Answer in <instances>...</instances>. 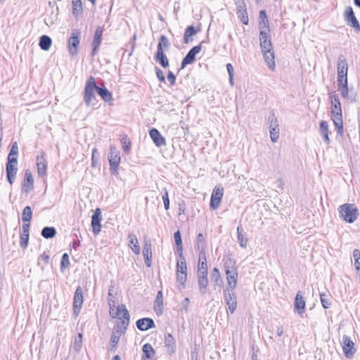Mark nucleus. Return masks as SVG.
Wrapping results in <instances>:
<instances>
[{
  "label": "nucleus",
  "instance_id": "f257e3e1",
  "mask_svg": "<svg viewBox=\"0 0 360 360\" xmlns=\"http://www.w3.org/2000/svg\"><path fill=\"white\" fill-rule=\"evenodd\" d=\"M110 316L112 318L120 316L119 318L121 319V321L117 323L115 326V331L114 333L120 335L125 333L129 326L130 319V315L126 308V306L124 304L118 305L115 314H112L110 311Z\"/></svg>",
  "mask_w": 360,
  "mask_h": 360
},
{
  "label": "nucleus",
  "instance_id": "f03ea898",
  "mask_svg": "<svg viewBox=\"0 0 360 360\" xmlns=\"http://www.w3.org/2000/svg\"><path fill=\"white\" fill-rule=\"evenodd\" d=\"M97 85L94 77L91 76L87 79L84 92V101L87 107L95 106L96 103V91Z\"/></svg>",
  "mask_w": 360,
  "mask_h": 360
},
{
  "label": "nucleus",
  "instance_id": "7ed1b4c3",
  "mask_svg": "<svg viewBox=\"0 0 360 360\" xmlns=\"http://www.w3.org/2000/svg\"><path fill=\"white\" fill-rule=\"evenodd\" d=\"M340 217L348 223H353L358 216V210L353 204L345 203L338 208Z\"/></svg>",
  "mask_w": 360,
  "mask_h": 360
},
{
  "label": "nucleus",
  "instance_id": "20e7f679",
  "mask_svg": "<svg viewBox=\"0 0 360 360\" xmlns=\"http://www.w3.org/2000/svg\"><path fill=\"white\" fill-rule=\"evenodd\" d=\"M187 280V265L186 259H178L176 262V281L179 283V289L185 288Z\"/></svg>",
  "mask_w": 360,
  "mask_h": 360
},
{
  "label": "nucleus",
  "instance_id": "39448f33",
  "mask_svg": "<svg viewBox=\"0 0 360 360\" xmlns=\"http://www.w3.org/2000/svg\"><path fill=\"white\" fill-rule=\"evenodd\" d=\"M110 170L112 175L118 174V167L120 162V152L114 146H110L109 153Z\"/></svg>",
  "mask_w": 360,
  "mask_h": 360
},
{
  "label": "nucleus",
  "instance_id": "423d86ee",
  "mask_svg": "<svg viewBox=\"0 0 360 360\" xmlns=\"http://www.w3.org/2000/svg\"><path fill=\"white\" fill-rule=\"evenodd\" d=\"M344 20L347 25L354 29L356 32H360V25L356 18L351 6H347L344 11Z\"/></svg>",
  "mask_w": 360,
  "mask_h": 360
},
{
  "label": "nucleus",
  "instance_id": "0eeeda50",
  "mask_svg": "<svg viewBox=\"0 0 360 360\" xmlns=\"http://www.w3.org/2000/svg\"><path fill=\"white\" fill-rule=\"evenodd\" d=\"M338 82L347 80L348 64L343 56L338 57Z\"/></svg>",
  "mask_w": 360,
  "mask_h": 360
},
{
  "label": "nucleus",
  "instance_id": "6e6552de",
  "mask_svg": "<svg viewBox=\"0 0 360 360\" xmlns=\"http://www.w3.org/2000/svg\"><path fill=\"white\" fill-rule=\"evenodd\" d=\"M224 298L226 304L228 305L229 311L233 314L237 307L236 294L231 289L224 290Z\"/></svg>",
  "mask_w": 360,
  "mask_h": 360
},
{
  "label": "nucleus",
  "instance_id": "1a4fd4ad",
  "mask_svg": "<svg viewBox=\"0 0 360 360\" xmlns=\"http://www.w3.org/2000/svg\"><path fill=\"white\" fill-rule=\"evenodd\" d=\"M83 302V290L81 286H78L73 297V313L75 316H77L79 314Z\"/></svg>",
  "mask_w": 360,
  "mask_h": 360
},
{
  "label": "nucleus",
  "instance_id": "9d476101",
  "mask_svg": "<svg viewBox=\"0 0 360 360\" xmlns=\"http://www.w3.org/2000/svg\"><path fill=\"white\" fill-rule=\"evenodd\" d=\"M342 350L347 359L352 358L356 352L354 342L347 335L342 336Z\"/></svg>",
  "mask_w": 360,
  "mask_h": 360
},
{
  "label": "nucleus",
  "instance_id": "9b49d317",
  "mask_svg": "<svg viewBox=\"0 0 360 360\" xmlns=\"http://www.w3.org/2000/svg\"><path fill=\"white\" fill-rule=\"evenodd\" d=\"M202 50L201 44L193 46L183 58L181 62V69L186 65L192 64L195 60L196 54L199 53Z\"/></svg>",
  "mask_w": 360,
  "mask_h": 360
},
{
  "label": "nucleus",
  "instance_id": "f8f14e48",
  "mask_svg": "<svg viewBox=\"0 0 360 360\" xmlns=\"http://www.w3.org/2000/svg\"><path fill=\"white\" fill-rule=\"evenodd\" d=\"M223 194V188H219L217 186L214 187L211 195V200L210 203V206L212 210H217L219 207Z\"/></svg>",
  "mask_w": 360,
  "mask_h": 360
},
{
  "label": "nucleus",
  "instance_id": "ddd939ff",
  "mask_svg": "<svg viewBox=\"0 0 360 360\" xmlns=\"http://www.w3.org/2000/svg\"><path fill=\"white\" fill-rule=\"evenodd\" d=\"M80 41V32L78 30H74L68 40V46L70 53L72 56L77 53V48Z\"/></svg>",
  "mask_w": 360,
  "mask_h": 360
},
{
  "label": "nucleus",
  "instance_id": "4468645a",
  "mask_svg": "<svg viewBox=\"0 0 360 360\" xmlns=\"http://www.w3.org/2000/svg\"><path fill=\"white\" fill-rule=\"evenodd\" d=\"M338 91L340 92V94L342 98H347L352 103L355 102L356 100V94H349L348 89V82L342 81V82H338Z\"/></svg>",
  "mask_w": 360,
  "mask_h": 360
},
{
  "label": "nucleus",
  "instance_id": "2eb2a0df",
  "mask_svg": "<svg viewBox=\"0 0 360 360\" xmlns=\"http://www.w3.org/2000/svg\"><path fill=\"white\" fill-rule=\"evenodd\" d=\"M34 188V178L30 169L25 171V176L22 183V191L26 194L29 193Z\"/></svg>",
  "mask_w": 360,
  "mask_h": 360
},
{
  "label": "nucleus",
  "instance_id": "dca6fc26",
  "mask_svg": "<svg viewBox=\"0 0 360 360\" xmlns=\"http://www.w3.org/2000/svg\"><path fill=\"white\" fill-rule=\"evenodd\" d=\"M259 41L262 53L265 51H268L273 50L269 33H266V32L264 31L259 32Z\"/></svg>",
  "mask_w": 360,
  "mask_h": 360
},
{
  "label": "nucleus",
  "instance_id": "f3484780",
  "mask_svg": "<svg viewBox=\"0 0 360 360\" xmlns=\"http://www.w3.org/2000/svg\"><path fill=\"white\" fill-rule=\"evenodd\" d=\"M101 212L99 208H96L94 211V214L91 217V226L93 229V233L95 235L99 233L101 229Z\"/></svg>",
  "mask_w": 360,
  "mask_h": 360
},
{
  "label": "nucleus",
  "instance_id": "a211bd4d",
  "mask_svg": "<svg viewBox=\"0 0 360 360\" xmlns=\"http://www.w3.org/2000/svg\"><path fill=\"white\" fill-rule=\"evenodd\" d=\"M306 302L301 294L300 291H298L296 294L294 308L295 311L297 312L300 315H302L305 311Z\"/></svg>",
  "mask_w": 360,
  "mask_h": 360
},
{
  "label": "nucleus",
  "instance_id": "6ab92c4d",
  "mask_svg": "<svg viewBox=\"0 0 360 360\" xmlns=\"http://www.w3.org/2000/svg\"><path fill=\"white\" fill-rule=\"evenodd\" d=\"M136 326L141 331H146L155 327L153 320L150 318H142L137 320Z\"/></svg>",
  "mask_w": 360,
  "mask_h": 360
},
{
  "label": "nucleus",
  "instance_id": "aec40b11",
  "mask_svg": "<svg viewBox=\"0 0 360 360\" xmlns=\"http://www.w3.org/2000/svg\"><path fill=\"white\" fill-rule=\"evenodd\" d=\"M149 135L156 146L160 147L166 144L165 139L161 135L157 129H151L149 131Z\"/></svg>",
  "mask_w": 360,
  "mask_h": 360
},
{
  "label": "nucleus",
  "instance_id": "412c9836",
  "mask_svg": "<svg viewBox=\"0 0 360 360\" xmlns=\"http://www.w3.org/2000/svg\"><path fill=\"white\" fill-rule=\"evenodd\" d=\"M143 255L146 266L150 267L152 264V250L150 240H145L143 248Z\"/></svg>",
  "mask_w": 360,
  "mask_h": 360
},
{
  "label": "nucleus",
  "instance_id": "4be33fe9",
  "mask_svg": "<svg viewBox=\"0 0 360 360\" xmlns=\"http://www.w3.org/2000/svg\"><path fill=\"white\" fill-rule=\"evenodd\" d=\"M103 32V28L101 27H98L95 31L94 41L92 43V56H95L97 53V50L101 43Z\"/></svg>",
  "mask_w": 360,
  "mask_h": 360
},
{
  "label": "nucleus",
  "instance_id": "5701e85b",
  "mask_svg": "<svg viewBox=\"0 0 360 360\" xmlns=\"http://www.w3.org/2000/svg\"><path fill=\"white\" fill-rule=\"evenodd\" d=\"M331 105H332V110L331 113L333 116H342V109L340 102L339 101L338 96L336 94H333L331 96Z\"/></svg>",
  "mask_w": 360,
  "mask_h": 360
},
{
  "label": "nucleus",
  "instance_id": "b1692460",
  "mask_svg": "<svg viewBox=\"0 0 360 360\" xmlns=\"http://www.w3.org/2000/svg\"><path fill=\"white\" fill-rule=\"evenodd\" d=\"M6 178L11 185L14 182L17 175L18 167L17 165L10 164L6 165Z\"/></svg>",
  "mask_w": 360,
  "mask_h": 360
},
{
  "label": "nucleus",
  "instance_id": "393cba45",
  "mask_svg": "<svg viewBox=\"0 0 360 360\" xmlns=\"http://www.w3.org/2000/svg\"><path fill=\"white\" fill-rule=\"evenodd\" d=\"M165 344L167 347V352L171 355L175 352L176 342L173 336L168 333L165 338Z\"/></svg>",
  "mask_w": 360,
  "mask_h": 360
},
{
  "label": "nucleus",
  "instance_id": "a878e982",
  "mask_svg": "<svg viewBox=\"0 0 360 360\" xmlns=\"http://www.w3.org/2000/svg\"><path fill=\"white\" fill-rule=\"evenodd\" d=\"M143 360H152L154 356L155 352L153 347V346L150 343H146L143 347Z\"/></svg>",
  "mask_w": 360,
  "mask_h": 360
},
{
  "label": "nucleus",
  "instance_id": "bb28decb",
  "mask_svg": "<svg viewBox=\"0 0 360 360\" xmlns=\"http://www.w3.org/2000/svg\"><path fill=\"white\" fill-rule=\"evenodd\" d=\"M237 240L241 248H245L247 247L248 238L246 233L243 231L240 224L237 227Z\"/></svg>",
  "mask_w": 360,
  "mask_h": 360
},
{
  "label": "nucleus",
  "instance_id": "cd10ccee",
  "mask_svg": "<svg viewBox=\"0 0 360 360\" xmlns=\"http://www.w3.org/2000/svg\"><path fill=\"white\" fill-rule=\"evenodd\" d=\"M211 281L215 286L221 288L223 285V280L218 268L214 267L211 273Z\"/></svg>",
  "mask_w": 360,
  "mask_h": 360
},
{
  "label": "nucleus",
  "instance_id": "c85d7f7f",
  "mask_svg": "<svg viewBox=\"0 0 360 360\" xmlns=\"http://www.w3.org/2000/svg\"><path fill=\"white\" fill-rule=\"evenodd\" d=\"M37 166L39 176H44L46 171V162L44 153L41 156L37 157Z\"/></svg>",
  "mask_w": 360,
  "mask_h": 360
},
{
  "label": "nucleus",
  "instance_id": "c756f323",
  "mask_svg": "<svg viewBox=\"0 0 360 360\" xmlns=\"http://www.w3.org/2000/svg\"><path fill=\"white\" fill-rule=\"evenodd\" d=\"M262 53L264 56V61H265L266 64L267 65V66L271 70H274L276 64H275V60H274L275 56H274V53L273 50L268 51H265Z\"/></svg>",
  "mask_w": 360,
  "mask_h": 360
},
{
  "label": "nucleus",
  "instance_id": "7c9ffc66",
  "mask_svg": "<svg viewBox=\"0 0 360 360\" xmlns=\"http://www.w3.org/2000/svg\"><path fill=\"white\" fill-rule=\"evenodd\" d=\"M200 31V29H195L194 26L189 25L188 26L184 34V42L185 44H188L193 39L191 38L192 36H194Z\"/></svg>",
  "mask_w": 360,
  "mask_h": 360
},
{
  "label": "nucleus",
  "instance_id": "2f4dec72",
  "mask_svg": "<svg viewBox=\"0 0 360 360\" xmlns=\"http://www.w3.org/2000/svg\"><path fill=\"white\" fill-rule=\"evenodd\" d=\"M128 239L129 242V245L132 251L136 255H139L141 250L139 244V240L136 235H134V233H129L128 236Z\"/></svg>",
  "mask_w": 360,
  "mask_h": 360
},
{
  "label": "nucleus",
  "instance_id": "473e14b6",
  "mask_svg": "<svg viewBox=\"0 0 360 360\" xmlns=\"http://www.w3.org/2000/svg\"><path fill=\"white\" fill-rule=\"evenodd\" d=\"M96 92L105 102L112 100V94L105 86L102 87L97 86Z\"/></svg>",
  "mask_w": 360,
  "mask_h": 360
},
{
  "label": "nucleus",
  "instance_id": "72a5a7b5",
  "mask_svg": "<svg viewBox=\"0 0 360 360\" xmlns=\"http://www.w3.org/2000/svg\"><path fill=\"white\" fill-rule=\"evenodd\" d=\"M319 131L323 138V141L328 144L330 143L328 136V124L326 121H321L319 124Z\"/></svg>",
  "mask_w": 360,
  "mask_h": 360
},
{
  "label": "nucleus",
  "instance_id": "f704fd0d",
  "mask_svg": "<svg viewBox=\"0 0 360 360\" xmlns=\"http://www.w3.org/2000/svg\"><path fill=\"white\" fill-rule=\"evenodd\" d=\"M155 60L164 68L169 66V60L164 51H157L155 55Z\"/></svg>",
  "mask_w": 360,
  "mask_h": 360
},
{
  "label": "nucleus",
  "instance_id": "c9c22d12",
  "mask_svg": "<svg viewBox=\"0 0 360 360\" xmlns=\"http://www.w3.org/2000/svg\"><path fill=\"white\" fill-rule=\"evenodd\" d=\"M51 44L52 40L51 37L47 35H42L39 38V46L41 49L44 51H48L50 49Z\"/></svg>",
  "mask_w": 360,
  "mask_h": 360
},
{
  "label": "nucleus",
  "instance_id": "e433bc0d",
  "mask_svg": "<svg viewBox=\"0 0 360 360\" xmlns=\"http://www.w3.org/2000/svg\"><path fill=\"white\" fill-rule=\"evenodd\" d=\"M319 295L322 307L324 309H329L332 303L331 295L326 292H320Z\"/></svg>",
  "mask_w": 360,
  "mask_h": 360
},
{
  "label": "nucleus",
  "instance_id": "4c0bfd02",
  "mask_svg": "<svg viewBox=\"0 0 360 360\" xmlns=\"http://www.w3.org/2000/svg\"><path fill=\"white\" fill-rule=\"evenodd\" d=\"M56 230L53 226H45L42 229L41 234L46 239L53 238L56 235Z\"/></svg>",
  "mask_w": 360,
  "mask_h": 360
},
{
  "label": "nucleus",
  "instance_id": "58836bf2",
  "mask_svg": "<svg viewBox=\"0 0 360 360\" xmlns=\"http://www.w3.org/2000/svg\"><path fill=\"white\" fill-rule=\"evenodd\" d=\"M195 248L197 250H202L206 249V243L202 233H198L196 237Z\"/></svg>",
  "mask_w": 360,
  "mask_h": 360
},
{
  "label": "nucleus",
  "instance_id": "ea45409f",
  "mask_svg": "<svg viewBox=\"0 0 360 360\" xmlns=\"http://www.w3.org/2000/svg\"><path fill=\"white\" fill-rule=\"evenodd\" d=\"M169 47V41L167 37L165 35H161L159 39V42L158 44V50L157 51H163V48L165 49H168Z\"/></svg>",
  "mask_w": 360,
  "mask_h": 360
},
{
  "label": "nucleus",
  "instance_id": "a19ab883",
  "mask_svg": "<svg viewBox=\"0 0 360 360\" xmlns=\"http://www.w3.org/2000/svg\"><path fill=\"white\" fill-rule=\"evenodd\" d=\"M198 283L199 286V292L202 295H204L207 292V288L208 285L207 278H198Z\"/></svg>",
  "mask_w": 360,
  "mask_h": 360
},
{
  "label": "nucleus",
  "instance_id": "79ce46f5",
  "mask_svg": "<svg viewBox=\"0 0 360 360\" xmlns=\"http://www.w3.org/2000/svg\"><path fill=\"white\" fill-rule=\"evenodd\" d=\"M32 211L30 206H26L22 213V220L23 222H30L32 219Z\"/></svg>",
  "mask_w": 360,
  "mask_h": 360
},
{
  "label": "nucleus",
  "instance_id": "37998d69",
  "mask_svg": "<svg viewBox=\"0 0 360 360\" xmlns=\"http://www.w3.org/2000/svg\"><path fill=\"white\" fill-rule=\"evenodd\" d=\"M72 13L74 15H78L82 12V3L81 0H72Z\"/></svg>",
  "mask_w": 360,
  "mask_h": 360
},
{
  "label": "nucleus",
  "instance_id": "c03bdc74",
  "mask_svg": "<svg viewBox=\"0 0 360 360\" xmlns=\"http://www.w3.org/2000/svg\"><path fill=\"white\" fill-rule=\"evenodd\" d=\"M237 278L238 276H229V278H226L228 286L226 289H231L232 290H235L237 286Z\"/></svg>",
  "mask_w": 360,
  "mask_h": 360
},
{
  "label": "nucleus",
  "instance_id": "a18cd8bd",
  "mask_svg": "<svg viewBox=\"0 0 360 360\" xmlns=\"http://www.w3.org/2000/svg\"><path fill=\"white\" fill-rule=\"evenodd\" d=\"M269 128H278L277 118L274 112H271L268 117Z\"/></svg>",
  "mask_w": 360,
  "mask_h": 360
},
{
  "label": "nucleus",
  "instance_id": "49530a36",
  "mask_svg": "<svg viewBox=\"0 0 360 360\" xmlns=\"http://www.w3.org/2000/svg\"><path fill=\"white\" fill-rule=\"evenodd\" d=\"M259 32L264 31V32H266V33H269L270 28H269V20L263 19V20H259Z\"/></svg>",
  "mask_w": 360,
  "mask_h": 360
},
{
  "label": "nucleus",
  "instance_id": "de8ad7c7",
  "mask_svg": "<svg viewBox=\"0 0 360 360\" xmlns=\"http://www.w3.org/2000/svg\"><path fill=\"white\" fill-rule=\"evenodd\" d=\"M335 119L333 120L334 125L338 129V133L342 134L343 130L342 127V116H334Z\"/></svg>",
  "mask_w": 360,
  "mask_h": 360
},
{
  "label": "nucleus",
  "instance_id": "09e8293b",
  "mask_svg": "<svg viewBox=\"0 0 360 360\" xmlns=\"http://www.w3.org/2000/svg\"><path fill=\"white\" fill-rule=\"evenodd\" d=\"M120 336L121 335L112 332L110 337V345L112 348L116 349L117 344L120 341Z\"/></svg>",
  "mask_w": 360,
  "mask_h": 360
},
{
  "label": "nucleus",
  "instance_id": "8fccbe9b",
  "mask_svg": "<svg viewBox=\"0 0 360 360\" xmlns=\"http://www.w3.org/2000/svg\"><path fill=\"white\" fill-rule=\"evenodd\" d=\"M269 132L271 141L274 143L276 142L279 137V129L269 128Z\"/></svg>",
  "mask_w": 360,
  "mask_h": 360
},
{
  "label": "nucleus",
  "instance_id": "3c124183",
  "mask_svg": "<svg viewBox=\"0 0 360 360\" xmlns=\"http://www.w3.org/2000/svg\"><path fill=\"white\" fill-rule=\"evenodd\" d=\"M122 148L124 153H129L131 149V143L127 139V136L122 139Z\"/></svg>",
  "mask_w": 360,
  "mask_h": 360
},
{
  "label": "nucleus",
  "instance_id": "603ef678",
  "mask_svg": "<svg viewBox=\"0 0 360 360\" xmlns=\"http://www.w3.org/2000/svg\"><path fill=\"white\" fill-rule=\"evenodd\" d=\"M70 264L69 261V256L68 253H64L62 256L61 261H60V269L61 271L63 270V269L67 268Z\"/></svg>",
  "mask_w": 360,
  "mask_h": 360
},
{
  "label": "nucleus",
  "instance_id": "864d4df0",
  "mask_svg": "<svg viewBox=\"0 0 360 360\" xmlns=\"http://www.w3.org/2000/svg\"><path fill=\"white\" fill-rule=\"evenodd\" d=\"M29 240V233H22L20 234V245L21 248H25L27 246Z\"/></svg>",
  "mask_w": 360,
  "mask_h": 360
},
{
  "label": "nucleus",
  "instance_id": "5fc2aeb1",
  "mask_svg": "<svg viewBox=\"0 0 360 360\" xmlns=\"http://www.w3.org/2000/svg\"><path fill=\"white\" fill-rule=\"evenodd\" d=\"M162 200L164 202V207L166 210L169 209V199L168 192L166 188H164V193L162 194Z\"/></svg>",
  "mask_w": 360,
  "mask_h": 360
},
{
  "label": "nucleus",
  "instance_id": "6e6d98bb",
  "mask_svg": "<svg viewBox=\"0 0 360 360\" xmlns=\"http://www.w3.org/2000/svg\"><path fill=\"white\" fill-rule=\"evenodd\" d=\"M82 340V333H78V336L77 338H75V342H74V348L76 351H79L81 349Z\"/></svg>",
  "mask_w": 360,
  "mask_h": 360
},
{
  "label": "nucleus",
  "instance_id": "4d7b16f0",
  "mask_svg": "<svg viewBox=\"0 0 360 360\" xmlns=\"http://www.w3.org/2000/svg\"><path fill=\"white\" fill-rule=\"evenodd\" d=\"M236 262L231 258L226 259L224 262V270L236 269L235 267Z\"/></svg>",
  "mask_w": 360,
  "mask_h": 360
},
{
  "label": "nucleus",
  "instance_id": "13d9d810",
  "mask_svg": "<svg viewBox=\"0 0 360 360\" xmlns=\"http://www.w3.org/2000/svg\"><path fill=\"white\" fill-rule=\"evenodd\" d=\"M235 4L236 5V12L241 11L242 10L246 8V5L244 0H234Z\"/></svg>",
  "mask_w": 360,
  "mask_h": 360
},
{
  "label": "nucleus",
  "instance_id": "bf43d9fd",
  "mask_svg": "<svg viewBox=\"0 0 360 360\" xmlns=\"http://www.w3.org/2000/svg\"><path fill=\"white\" fill-rule=\"evenodd\" d=\"M18 155V146L17 142H14L12 144L11 149L8 153L10 156H17Z\"/></svg>",
  "mask_w": 360,
  "mask_h": 360
},
{
  "label": "nucleus",
  "instance_id": "052dcab7",
  "mask_svg": "<svg viewBox=\"0 0 360 360\" xmlns=\"http://www.w3.org/2000/svg\"><path fill=\"white\" fill-rule=\"evenodd\" d=\"M99 153L96 148H94L92 150L91 160L92 165L95 167V164L98 161Z\"/></svg>",
  "mask_w": 360,
  "mask_h": 360
},
{
  "label": "nucleus",
  "instance_id": "680f3d73",
  "mask_svg": "<svg viewBox=\"0 0 360 360\" xmlns=\"http://www.w3.org/2000/svg\"><path fill=\"white\" fill-rule=\"evenodd\" d=\"M155 73L157 75V77L160 82H165V77L164 72L162 70H160L159 68H155Z\"/></svg>",
  "mask_w": 360,
  "mask_h": 360
},
{
  "label": "nucleus",
  "instance_id": "e2e57ef3",
  "mask_svg": "<svg viewBox=\"0 0 360 360\" xmlns=\"http://www.w3.org/2000/svg\"><path fill=\"white\" fill-rule=\"evenodd\" d=\"M174 238L176 245H182V239H181V233L179 231H177L174 233Z\"/></svg>",
  "mask_w": 360,
  "mask_h": 360
},
{
  "label": "nucleus",
  "instance_id": "0e129e2a",
  "mask_svg": "<svg viewBox=\"0 0 360 360\" xmlns=\"http://www.w3.org/2000/svg\"><path fill=\"white\" fill-rule=\"evenodd\" d=\"M155 302L158 307L162 306L163 302H162V291H158L157 296H156Z\"/></svg>",
  "mask_w": 360,
  "mask_h": 360
},
{
  "label": "nucleus",
  "instance_id": "69168bd1",
  "mask_svg": "<svg viewBox=\"0 0 360 360\" xmlns=\"http://www.w3.org/2000/svg\"><path fill=\"white\" fill-rule=\"evenodd\" d=\"M176 252L179 255V259H186L183 254V246L182 245H176Z\"/></svg>",
  "mask_w": 360,
  "mask_h": 360
},
{
  "label": "nucleus",
  "instance_id": "338daca9",
  "mask_svg": "<svg viewBox=\"0 0 360 360\" xmlns=\"http://www.w3.org/2000/svg\"><path fill=\"white\" fill-rule=\"evenodd\" d=\"M167 79L171 85H174L176 81L175 75L172 72L169 71L167 75Z\"/></svg>",
  "mask_w": 360,
  "mask_h": 360
},
{
  "label": "nucleus",
  "instance_id": "774afa93",
  "mask_svg": "<svg viewBox=\"0 0 360 360\" xmlns=\"http://www.w3.org/2000/svg\"><path fill=\"white\" fill-rule=\"evenodd\" d=\"M8 162L6 164H10L13 165H18V158L17 156H10L8 155Z\"/></svg>",
  "mask_w": 360,
  "mask_h": 360
}]
</instances>
